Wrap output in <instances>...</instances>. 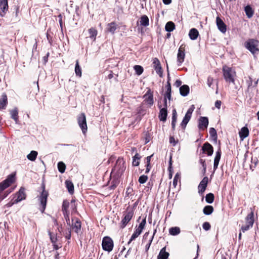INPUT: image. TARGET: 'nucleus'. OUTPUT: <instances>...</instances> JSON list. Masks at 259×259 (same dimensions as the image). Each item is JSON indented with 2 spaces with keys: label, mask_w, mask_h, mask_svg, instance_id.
I'll use <instances>...</instances> for the list:
<instances>
[{
  "label": "nucleus",
  "mask_w": 259,
  "mask_h": 259,
  "mask_svg": "<svg viewBox=\"0 0 259 259\" xmlns=\"http://www.w3.org/2000/svg\"><path fill=\"white\" fill-rule=\"evenodd\" d=\"M171 92H165L163 99H166V100L168 99V100H170L171 99Z\"/></svg>",
  "instance_id": "63"
},
{
  "label": "nucleus",
  "mask_w": 259,
  "mask_h": 259,
  "mask_svg": "<svg viewBox=\"0 0 259 259\" xmlns=\"http://www.w3.org/2000/svg\"><path fill=\"white\" fill-rule=\"evenodd\" d=\"M25 188L21 187L19 191L15 194V203H18L22 200L26 199V194L25 193Z\"/></svg>",
  "instance_id": "15"
},
{
  "label": "nucleus",
  "mask_w": 259,
  "mask_h": 259,
  "mask_svg": "<svg viewBox=\"0 0 259 259\" xmlns=\"http://www.w3.org/2000/svg\"><path fill=\"white\" fill-rule=\"evenodd\" d=\"M216 23L219 30L222 33H225L227 30V26L224 21L219 17H217Z\"/></svg>",
  "instance_id": "19"
},
{
  "label": "nucleus",
  "mask_w": 259,
  "mask_h": 259,
  "mask_svg": "<svg viewBox=\"0 0 259 259\" xmlns=\"http://www.w3.org/2000/svg\"><path fill=\"white\" fill-rule=\"evenodd\" d=\"M169 143L172 145L173 146H175L178 143V140H176L174 136L169 137Z\"/></svg>",
  "instance_id": "57"
},
{
  "label": "nucleus",
  "mask_w": 259,
  "mask_h": 259,
  "mask_svg": "<svg viewBox=\"0 0 259 259\" xmlns=\"http://www.w3.org/2000/svg\"><path fill=\"white\" fill-rule=\"evenodd\" d=\"M244 11L248 18H250L252 17L254 11L250 5H248L244 7Z\"/></svg>",
  "instance_id": "30"
},
{
  "label": "nucleus",
  "mask_w": 259,
  "mask_h": 259,
  "mask_svg": "<svg viewBox=\"0 0 259 259\" xmlns=\"http://www.w3.org/2000/svg\"><path fill=\"white\" fill-rule=\"evenodd\" d=\"M201 149L203 151V153H206L208 156H211L213 153V148L212 146L208 142H205L204 143Z\"/></svg>",
  "instance_id": "18"
},
{
  "label": "nucleus",
  "mask_w": 259,
  "mask_h": 259,
  "mask_svg": "<svg viewBox=\"0 0 259 259\" xmlns=\"http://www.w3.org/2000/svg\"><path fill=\"white\" fill-rule=\"evenodd\" d=\"M134 215V211L133 210H130L124 212L123 214V218L121 221L120 228L123 229L127 225L128 223L131 220Z\"/></svg>",
  "instance_id": "8"
},
{
  "label": "nucleus",
  "mask_w": 259,
  "mask_h": 259,
  "mask_svg": "<svg viewBox=\"0 0 259 259\" xmlns=\"http://www.w3.org/2000/svg\"><path fill=\"white\" fill-rule=\"evenodd\" d=\"M75 72L76 76L78 77H81L82 74L81 68L79 64V62L78 60L76 61V63L75 65Z\"/></svg>",
  "instance_id": "38"
},
{
  "label": "nucleus",
  "mask_w": 259,
  "mask_h": 259,
  "mask_svg": "<svg viewBox=\"0 0 259 259\" xmlns=\"http://www.w3.org/2000/svg\"><path fill=\"white\" fill-rule=\"evenodd\" d=\"M169 255V253L166 251V247H164L160 250L157 259H167Z\"/></svg>",
  "instance_id": "24"
},
{
  "label": "nucleus",
  "mask_w": 259,
  "mask_h": 259,
  "mask_svg": "<svg viewBox=\"0 0 259 259\" xmlns=\"http://www.w3.org/2000/svg\"><path fill=\"white\" fill-rule=\"evenodd\" d=\"M37 152L36 151H31L29 154L27 155V158L31 161L35 160L37 156Z\"/></svg>",
  "instance_id": "37"
},
{
  "label": "nucleus",
  "mask_w": 259,
  "mask_h": 259,
  "mask_svg": "<svg viewBox=\"0 0 259 259\" xmlns=\"http://www.w3.org/2000/svg\"><path fill=\"white\" fill-rule=\"evenodd\" d=\"M213 81V78L212 77L210 76H208V78H207V85L209 88L211 87V85L212 84Z\"/></svg>",
  "instance_id": "58"
},
{
  "label": "nucleus",
  "mask_w": 259,
  "mask_h": 259,
  "mask_svg": "<svg viewBox=\"0 0 259 259\" xmlns=\"http://www.w3.org/2000/svg\"><path fill=\"white\" fill-rule=\"evenodd\" d=\"M180 173L177 172L174 177V179L172 181V185L175 188L177 186L178 180L180 179Z\"/></svg>",
  "instance_id": "48"
},
{
  "label": "nucleus",
  "mask_w": 259,
  "mask_h": 259,
  "mask_svg": "<svg viewBox=\"0 0 259 259\" xmlns=\"http://www.w3.org/2000/svg\"><path fill=\"white\" fill-rule=\"evenodd\" d=\"M77 123L81 129L82 133L85 134L88 130L85 115L81 113L77 117Z\"/></svg>",
  "instance_id": "7"
},
{
  "label": "nucleus",
  "mask_w": 259,
  "mask_h": 259,
  "mask_svg": "<svg viewBox=\"0 0 259 259\" xmlns=\"http://www.w3.org/2000/svg\"><path fill=\"white\" fill-rule=\"evenodd\" d=\"M41 188L42 189V192L38 198V200L40 202V207L39 208L40 211L43 213L46 208L48 197L49 193L48 191L45 190V185L44 184L41 185Z\"/></svg>",
  "instance_id": "3"
},
{
  "label": "nucleus",
  "mask_w": 259,
  "mask_h": 259,
  "mask_svg": "<svg viewBox=\"0 0 259 259\" xmlns=\"http://www.w3.org/2000/svg\"><path fill=\"white\" fill-rule=\"evenodd\" d=\"M57 166H58V170L60 173L63 174L65 170L66 169V165L65 164V163L63 162H62V161L59 162L58 163Z\"/></svg>",
  "instance_id": "40"
},
{
  "label": "nucleus",
  "mask_w": 259,
  "mask_h": 259,
  "mask_svg": "<svg viewBox=\"0 0 259 259\" xmlns=\"http://www.w3.org/2000/svg\"><path fill=\"white\" fill-rule=\"evenodd\" d=\"M64 217L66 220L67 224L70 226V221L69 219V211L63 212Z\"/></svg>",
  "instance_id": "53"
},
{
  "label": "nucleus",
  "mask_w": 259,
  "mask_h": 259,
  "mask_svg": "<svg viewBox=\"0 0 259 259\" xmlns=\"http://www.w3.org/2000/svg\"><path fill=\"white\" fill-rule=\"evenodd\" d=\"M209 134L213 140L216 142L217 140V133L215 129L213 127H210L209 128Z\"/></svg>",
  "instance_id": "41"
},
{
  "label": "nucleus",
  "mask_w": 259,
  "mask_h": 259,
  "mask_svg": "<svg viewBox=\"0 0 259 259\" xmlns=\"http://www.w3.org/2000/svg\"><path fill=\"white\" fill-rule=\"evenodd\" d=\"M259 41L255 39H249L245 42V47L249 50L253 55L257 54L259 52V49L257 48Z\"/></svg>",
  "instance_id": "2"
},
{
  "label": "nucleus",
  "mask_w": 259,
  "mask_h": 259,
  "mask_svg": "<svg viewBox=\"0 0 259 259\" xmlns=\"http://www.w3.org/2000/svg\"><path fill=\"white\" fill-rule=\"evenodd\" d=\"M65 185L68 192L72 194L74 193V185L72 182L69 180H66Z\"/></svg>",
  "instance_id": "31"
},
{
  "label": "nucleus",
  "mask_w": 259,
  "mask_h": 259,
  "mask_svg": "<svg viewBox=\"0 0 259 259\" xmlns=\"http://www.w3.org/2000/svg\"><path fill=\"white\" fill-rule=\"evenodd\" d=\"M10 193V191L8 192V191L5 192H0V202L6 198Z\"/></svg>",
  "instance_id": "55"
},
{
  "label": "nucleus",
  "mask_w": 259,
  "mask_h": 259,
  "mask_svg": "<svg viewBox=\"0 0 259 259\" xmlns=\"http://www.w3.org/2000/svg\"><path fill=\"white\" fill-rule=\"evenodd\" d=\"M153 65L156 73L158 74L160 77H162L163 76V71L160 61L157 58H155L154 59Z\"/></svg>",
  "instance_id": "13"
},
{
  "label": "nucleus",
  "mask_w": 259,
  "mask_h": 259,
  "mask_svg": "<svg viewBox=\"0 0 259 259\" xmlns=\"http://www.w3.org/2000/svg\"><path fill=\"white\" fill-rule=\"evenodd\" d=\"M199 163L201 164L202 166L203 167V169H204V172H206V164L205 163V160L202 159H200L199 160Z\"/></svg>",
  "instance_id": "59"
},
{
  "label": "nucleus",
  "mask_w": 259,
  "mask_h": 259,
  "mask_svg": "<svg viewBox=\"0 0 259 259\" xmlns=\"http://www.w3.org/2000/svg\"><path fill=\"white\" fill-rule=\"evenodd\" d=\"M181 230L178 227H173L169 229V233L172 236H176L180 233Z\"/></svg>",
  "instance_id": "36"
},
{
  "label": "nucleus",
  "mask_w": 259,
  "mask_h": 259,
  "mask_svg": "<svg viewBox=\"0 0 259 259\" xmlns=\"http://www.w3.org/2000/svg\"><path fill=\"white\" fill-rule=\"evenodd\" d=\"M71 237V231L70 228L68 229L67 232L66 233L65 238L67 239H70Z\"/></svg>",
  "instance_id": "61"
},
{
  "label": "nucleus",
  "mask_w": 259,
  "mask_h": 259,
  "mask_svg": "<svg viewBox=\"0 0 259 259\" xmlns=\"http://www.w3.org/2000/svg\"><path fill=\"white\" fill-rule=\"evenodd\" d=\"M150 139H151L150 134L149 132H147L145 134V144L148 143L150 141Z\"/></svg>",
  "instance_id": "60"
},
{
  "label": "nucleus",
  "mask_w": 259,
  "mask_h": 259,
  "mask_svg": "<svg viewBox=\"0 0 259 259\" xmlns=\"http://www.w3.org/2000/svg\"><path fill=\"white\" fill-rule=\"evenodd\" d=\"M69 207V202L67 200H64L63 201L62 205V212L69 211L68 210V207Z\"/></svg>",
  "instance_id": "45"
},
{
  "label": "nucleus",
  "mask_w": 259,
  "mask_h": 259,
  "mask_svg": "<svg viewBox=\"0 0 259 259\" xmlns=\"http://www.w3.org/2000/svg\"><path fill=\"white\" fill-rule=\"evenodd\" d=\"M48 234L50 236V238L52 244H54L57 242V237L56 234H53L50 230L48 231Z\"/></svg>",
  "instance_id": "47"
},
{
  "label": "nucleus",
  "mask_w": 259,
  "mask_h": 259,
  "mask_svg": "<svg viewBox=\"0 0 259 259\" xmlns=\"http://www.w3.org/2000/svg\"><path fill=\"white\" fill-rule=\"evenodd\" d=\"M89 32L90 34V37L91 38H93L94 39H95L97 34V30L94 28H91L89 30Z\"/></svg>",
  "instance_id": "44"
},
{
  "label": "nucleus",
  "mask_w": 259,
  "mask_h": 259,
  "mask_svg": "<svg viewBox=\"0 0 259 259\" xmlns=\"http://www.w3.org/2000/svg\"><path fill=\"white\" fill-rule=\"evenodd\" d=\"M158 107L160 109L158 118L160 121L165 122L167 119V109L162 108L161 105L158 104Z\"/></svg>",
  "instance_id": "14"
},
{
  "label": "nucleus",
  "mask_w": 259,
  "mask_h": 259,
  "mask_svg": "<svg viewBox=\"0 0 259 259\" xmlns=\"http://www.w3.org/2000/svg\"><path fill=\"white\" fill-rule=\"evenodd\" d=\"M117 25L114 22L108 23L107 26V31L113 34L117 29Z\"/></svg>",
  "instance_id": "23"
},
{
  "label": "nucleus",
  "mask_w": 259,
  "mask_h": 259,
  "mask_svg": "<svg viewBox=\"0 0 259 259\" xmlns=\"http://www.w3.org/2000/svg\"><path fill=\"white\" fill-rule=\"evenodd\" d=\"M221 155H222V151H221V147L219 146L218 150L215 152V157L214 159V161L219 162L220 161V159H221Z\"/></svg>",
  "instance_id": "43"
},
{
  "label": "nucleus",
  "mask_w": 259,
  "mask_h": 259,
  "mask_svg": "<svg viewBox=\"0 0 259 259\" xmlns=\"http://www.w3.org/2000/svg\"><path fill=\"white\" fill-rule=\"evenodd\" d=\"M185 57V53L184 48H183L182 46H181L178 50V53L177 54V62L178 66H180L184 62Z\"/></svg>",
  "instance_id": "17"
},
{
  "label": "nucleus",
  "mask_w": 259,
  "mask_h": 259,
  "mask_svg": "<svg viewBox=\"0 0 259 259\" xmlns=\"http://www.w3.org/2000/svg\"><path fill=\"white\" fill-rule=\"evenodd\" d=\"M214 196L212 193H209L205 196V201L209 204L212 203L214 201Z\"/></svg>",
  "instance_id": "39"
},
{
  "label": "nucleus",
  "mask_w": 259,
  "mask_h": 259,
  "mask_svg": "<svg viewBox=\"0 0 259 259\" xmlns=\"http://www.w3.org/2000/svg\"><path fill=\"white\" fill-rule=\"evenodd\" d=\"M142 232V230L138 228H137L134 233L132 234L131 238L130 239L127 244H130L131 242L135 240Z\"/></svg>",
  "instance_id": "27"
},
{
  "label": "nucleus",
  "mask_w": 259,
  "mask_h": 259,
  "mask_svg": "<svg viewBox=\"0 0 259 259\" xmlns=\"http://www.w3.org/2000/svg\"><path fill=\"white\" fill-rule=\"evenodd\" d=\"M166 91L165 92H171V87L170 82L167 81L166 85H165Z\"/></svg>",
  "instance_id": "62"
},
{
  "label": "nucleus",
  "mask_w": 259,
  "mask_h": 259,
  "mask_svg": "<svg viewBox=\"0 0 259 259\" xmlns=\"http://www.w3.org/2000/svg\"><path fill=\"white\" fill-rule=\"evenodd\" d=\"M195 109V106L194 105L191 106V107L188 109L184 117L183 120L181 123V126L183 129L185 130L187 126V124L189 122V120L191 118V116L193 112Z\"/></svg>",
  "instance_id": "6"
},
{
  "label": "nucleus",
  "mask_w": 259,
  "mask_h": 259,
  "mask_svg": "<svg viewBox=\"0 0 259 259\" xmlns=\"http://www.w3.org/2000/svg\"><path fill=\"white\" fill-rule=\"evenodd\" d=\"M199 32L197 29L193 28L190 29L189 33V36L191 40H196L197 38Z\"/></svg>",
  "instance_id": "25"
},
{
  "label": "nucleus",
  "mask_w": 259,
  "mask_h": 259,
  "mask_svg": "<svg viewBox=\"0 0 259 259\" xmlns=\"http://www.w3.org/2000/svg\"><path fill=\"white\" fill-rule=\"evenodd\" d=\"M119 181L118 179H113L111 183V185L109 187L110 190H114L119 184Z\"/></svg>",
  "instance_id": "46"
},
{
  "label": "nucleus",
  "mask_w": 259,
  "mask_h": 259,
  "mask_svg": "<svg viewBox=\"0 0 259 259\" xmlns=\"http://www.w3.org/2000/svg\"><path fill=\"white\" fill-rule=\"evenodd\" d=\"M146 215L143 218V219H142V221L141 222V223H140V224L139 225L138 228H139L140 229L142 230L143 231V230L145 228V225H146Z\"/></svg>",
  "instance_id": "52"
},
{
  "label": "nucleus",
  "mask_w": 259,
  "mask_h": 259,
  "mask_svg": "<svg viewBox=\"0 0 259 259\" xmlns=\"http://www.w3.org/2000/svg\"><path fill=\"white\" fill-rule=\"evenodd\" d=\"M145 110L143 109L142 106H139L137 108V113L139 115L143 116L145 114Z\"/></svg>",
  "instance_id": "56"
},
{
  "label": "nucleus",
  "mask_w": 259,
  "mask_h": 259,
  "mask_svg": "<svg viewBox=\"0 0 259 259\" xmlns=\"http://www.w3.org/2000/svg\"><path fill=\"white\" fill-rule=\"evenodd\" d=\"M223 75L227 82L234 83V79L232 75V70L231 68H223Z\"/></svg>",
  "instance_id": "10"
},
{
  "label": "nucleus",
  "mask_w": 259,
  "mask_h": 259,
  "mask_svg": "<svg viewBox=\"0 0 259 259\" xmlns=\"http://www.w3.org/2000/svg\"><path fill=\"white\" fill-rule=\"evenodd\" d=\"M8 11V0H0V16L4 17Z\"/></svg>",
  "instance_id": "16"
},
{
  "label": "nucleus",
  "mask_w": 259,
  "mask_h": 259,
  "mask_svg": "<svg viewBox=\"0 0 259 259\" xmlns=\"http://www.w3.org/2000/svg\"><path fill=\"white\" fill-rule=\"evenodd\" d=\"M102 246L104 250L108 252L111 251L114 246V243L112 238L109 236L103 237L102 241Z\"/></svg>",
  "instance_id": "4"
},
{
  "label": "nucleus",
  "mask_w": 259,
  "mask_h": 259,
  "mask_svg": "<svg viewBox=\"0 0 259 259\" xmlns=\"http://www.w3.org/2000/svg\"><path fill=\"white\" fill-rule=\"evenodd\" d=\"M175 24L172 21H168L165 24V30L167 32H170L175 29Z\"/></svg>",
  "instance_id": "28"
},
{
  "label": "nucleus",
  "mask_w": 259,
  "mask_h": 259,
  "mask_svg": "<svg viewBox=\"0 0 259 259\" xmlns=\"http://www.w3.org/2000/svg\"><path fill=\"white\" fill-rule=\"evenodd\" d=\"M180 94L183 97L187 96L190 92V88L188 85L184 84L180 87Z\"/></svg>",
  "instance_id": "22"
},
{
  "label": "nucleus",
  "mask_w": 259,
  "mask_h": 259,
  "mask_svg": "<svg viewBox=\"0 0 259 259\" xmlns=\"http://www.w3.org/2000/svg\"><path fill=\"white\" fill-rule=\"evenodd\" d=\"M202 228L205 231H208L211 228V225L209 222H205L202 224Z\"/></svg>",
  "instance_id": "54"
},
{
  "label": "nucleus",
  "mask_w": 259,
  "mask_h": 259,
  "mask_svg": "<svg viewBox=\"0 0 259 259\" xmlns=\"http://www.w3.org/2000/svg\"><path fill=\"white\" fill-rule=\"evenodd\" d=\"M208 118L206 116H200L198 119V128L199 130H203L207 128L208 125Z\"/></svg>",
  "instance_id": "12"
},
{
  "label": "nucleus",
  "mask_w": 259,
  "mask_h": 259,
  "mask_svg": "<svg viewBox=\"0 0 259 259\" xmlns=\"http://www.w3.org/2000/svg\"><path fill=\"white\" fill-rule=\"evenodd\" d=\"M74 220H75V221L74 223H72V227L73 229H74L75 232L76 233H78L81 227V222L79 219L76 218L72 219V222H73Z\"/></svg>",
  "instance_id": "20"
},
{
  "label": "nucleus",
  "mask_w": 259,
  "mask_h": 259,
  "mask_svg": "<svg viewBox=\"0 0 259 259\" xmlns=\"http://www.w3.org/2000/svg\"><path fill=\"white\" fill-rule=\"evenodd\" d=\"M214 209L211 205H206L203 209V212L205 215H210L213 211Z\"/></svg>",
  "instance_id": "35"
},
{
  "label": "nucleus",
  "mask_w": 259,
  "mask_h": 259,
  "mask_svg": "<svg viewBox=\"0 0 259 259\" xmlns=\"http://www.w3.org/2000/svg\"><path fill=\"white\" fill-rule=\"evenodd\" d=\"M126 168L125 161L123 158L119 157L116 160L114 167L112 169V172H115L117 177H121Z\"/></svg>",
  "instance_id": "1"
},
{
  "label": "nucleus",
  "mask_w": 259,
  "mask_h": 259,
  "mask_svg": "<svg viewBox=\"0 0 259 259\" xmlns=\"http://www.w3.org/2000/svg\"><path fill=\"white\" fill-rule=\"evenodd\" d=\"M8 104L7 96L6 93H3L0 99V105L2 108H5Z\"/></svg>",
  "instance_id": "33"
},
{
  "label": "nucleus",
  "mask_w": 259,
  "mask_h": 259,
  "mask_svg": "<svg viewBox=\"0 0 259 259\" xmlns=\"http://www.w3.org/2000/svg\"><path fill=\"white\" fill-rule=\"evenodd\" d=\"M208 178L207 177H204L201 181L198 186V193L202 195L205 192L207 186Z\"/></svg>",
  "instance_id": "11"
},
{
  "label": "nucleus",
  "mask_w": 259,
  "mask_h": 259,
  "mask_svg": "<svg viewBox=\"0 0 259 259\" xmlns=\"http://www.w3.org/2000/svg\"><path fill=\"white\" fill-rule=\"evenodd\" d=\"M140 22L141 26L146 27L149 25V19L147 16L144 15L141 16Z\"/></svg>",
  "instance_id": "29"
},
{
  "label": "nucleus",
  "mask_w": 259,
  "mask_h": 259,
  "mask_svg": "<svg viewBox=\"0 0 259 259\" xmlns=\"http://www.w3.org/2000/svg\"><path fill=\"white\" fill-rule=\"evenodd\" d=\"M249 134V131L247 126L242 127L240 131L239 132V135L241 141H243L245 138L247 137Z\"/></svg>",
  "instance_id": "21"
},
{
  "label": "nucleus",
  "mask_w": 259,
  "mask_h": 259,
  "mask_svg": "<svg viewBox=\"0 0 259 259\" xmlns=\"http://www.w3.org/2000/svg\"><path fill=\"white\" fill-rule=\"evenodd\" d=\"M148 179V177L147 176L143 175L139 177L138 181L140 184H143L147 182Z\"/></svg>",
  "instance_id": "51"
},
{
  "label": "nucleus",
  "mask_w": 259,
  "mask_h": 259,
  "mask_svg": "<svg viewBox=\"0 0 259 259\" xmlns=\"http://www.w3.org/2000/svg\"><path fill=\"white\" fill-rule=\"evenodd\" d=\"M15 180V174H11L9 175L7 179L0 183V192H3L4 190L13 183Z\"/></svg>",
  "instance_id": "5"
},
{
  "label": "nucleus",
  "mask_w": 259,
  "mask_h": 259,
  "mask_svg": "<svg viewBox=\"0 0 259 259\" xmlns=\"http://www.w3.org/2000/svg\"><path fill=\"white\" fill-rule=\"evenodd\" d=\"M258 163V160L257 158H255L254 159H251V164L250 165V169H251L252 171L254 170L255 167Z\"/></svg>",
  "instance_id": "49"
},
{
  "label": "nucleus",
  "mask_w": 259,
  "mask_h": 259,
  "mask_svg": "<svg viewBox=\"0 0 259 259\" xmlns=\"http://www.w3.org/2000/svg\"><path fill=\"white\" fill-rule=\"evenodd\" d=\"M177 119V113L175 109H173L172 113L171 128L172 131L175 130L176 124Z\"/></svg>",
  "instance_id": "32"
},
{
  "label": "nucleus",
  "mask_w": 259,
  "mask_h": 259,
  "mask_svg": "<svg viewBox=\"0 0 259 259\" xmlns=\"http://www.w3.org/2000/svg\"><path fill=\"white\" fill-rule=\"evenodd\" d=\"M141 158V156L138 153H136V154L133 157V161L132 165L134 166H138L139 165L140 161Z\"/></svg>",
  "instance_id": "34"
},
{
  "label": "nucleus",
  "mask_w": 259,
  "mask_h": 259,
  "mask_svg": "<svg viewBox=\"0 0 259 259\" xmlns=\"http://www.w3.org/2000/svg\"><path fill=\"white\" fill-rule=\"evenodd\" d=\"M246 222H253L254 223V213L253 211L250 212L247 214L245 218Z\"/></svg>",
  "instance_id": "50"
},
{
  "label": "nucleus",
  "mask_w": 259,
  "mask_h": 259,
  "mask_svg": "<svg viewBox=\"0 0 259 259\" xmlns=\"http://www.w3.org/2000/svg\"><path fill=\"white\" fill-rule=\"evenodd\" d=\"M49 55H50V53L48 52L47 53V54L45 56L43 57L42 61H43V63L44 64H46L48 62V58L49 57Z\"/></svg>",
  "instance_id": "64"
},
{
  "label": "nucleus",
  "mask_w": 259,
  "mask_h": 259,
  "mask_svg": "<svg viewBox=\"0 0 259 259\" xmlns=\"http://www.w3.org/2000/svg\"><path fill=\"white\" fill-rule=\"evenodd\" d=\"M11 117L14 120L16 124L19 122L18 111L17 108H15L10 111Z\"/></svg>",
  "instance_id": "26"
},
{
  "label": "nucleus",
  "mask_w": 259,
  "mask_h": 259,
  "mask_svg": "<svg viewBox=\"0 0 259 259\" xmlns=\"http://www.w3.org/2000/svg\"><path fill=\"white\" fill-rule=\"evenodd\" d=\"M134 69L136 72V73L138 75H140L142 74L144 71L143 67L140 65H136L134 67Z\"/></svg>",
  "instance_id": "42"
},
{
  "label": "nucleus",
  "mask_w": 259,
  "mask_h": 259,
  "mask_svg": "<svg viewBox=\"0 0 259 259\" xmlns=\"http://www.w3.org/2000/svg\"><path fill=\"white\" fill-rule=\"evenodd\" d=\"M143 98L144 99V102H145L146 104L149 105L150 106L153 105V93L151 89H148L146 94L143 96Z\"/></svg>",
  "instance_id": "9"
}]
</instances>
